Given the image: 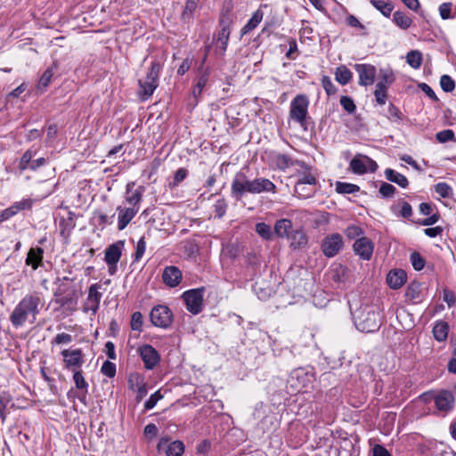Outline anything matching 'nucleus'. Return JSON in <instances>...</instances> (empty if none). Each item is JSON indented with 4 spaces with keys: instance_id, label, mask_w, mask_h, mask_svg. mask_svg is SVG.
<instances>
[{
    "instance_id": "62",
    "label": "nucleus",
    "mask_w": 456,
    "mask_h": 456,
    "mask_svg": "<svg viewBox=\"0 0 456 456\" xmlns=\"http://www.w3.org/2000/svg\"><path fill=\"white\" fill-rule=\"evenodd\" d=\"M161 398H162V395L160 394V392L159 391L155 392L145 402L144 408L147 410L152 409L156 405L158 401L160 400Z\"/></svg>"
},
{
    "instance_id": "27",
    "label": "nucleus",
    "mask_w": 456,
    "mask_h": 456,
    "mask_svg": "<svg viewBox=\"0 0 456 456\" xmlns=\"http://www.w3.org/2000/svg\"><path fill=\"white\" fill-rule=\"evenodd\" d=\"M391 211L396 216L403 218H409L412 216V208L407 201L400 200L398 205H392Z\"/></svg>"
},
{
    "instance_id": "35",
    "label": "nucleus",
    "mask_w": 456,
    "mask_h": 456,
    "mask_svg": "<svg viewBox=\"0 0 456 456\" xmlns=\"http://www.w3.org/2000/svg\"><path fill=\"white\" fill-rule=\"evenodd\" d=\"M256 232L265 240H271L274 234L271 225L265 223H257L255 226Z\"/></svg>"
},
{
    "instance_id": "63",
    "label": "nucleus",
    "mask_w": 456,
    "mask_h": 456,
    "mask_svg": "<svg viewBox=\"0 0 456 456\" xmlns=\"http://www.w3.org/2000/svg\"><path fill=\"white\" fill-rule=\"evenodd\" d=\"M72 341V336L68 333H59L54 338L53 344L61 345V344H69Z\"/></svg>"
},
{
    "instance_id": "5",
    "label": "nucleus",
    "mask_w": 456,
    "mask_h": 456,
    "mask_svg": "<svg viewBox=\"0 0 456 456\" xmlns=\"http://www.w3.org/2000/svg\"><path fill=\"white\" fill-rule=\"evenodd\" d=\"M150 318L151 323L162 329H167L173 322V314L167 305H159L154 306L151 313Z\"/></svg>"
},
{
    "instance_id": "9",
    "label": "nucleus",
    "mask_w": 456,
    "mask_h": 456,
    "mask_svg": "<svg viewBox=\"0 0 456 456\" xmlns=\"http://www.w3.org/2000/svg\"><path fill=\"white\" fill-rule=\"evenodd\" d=\"M137 351L146 370H153L157 365H159L160 362V354L152 346L142 345Z\"/></svg>"
},
{
    "instance_id": "47",
    "label": "nucleus",
    "mask_w": 456,
    "mask_h": 456,
    "mask_svg": "<svg viewBox=\"0 0 456 456\" xmlns=\"http://www.w3.org/2000/svg\"><path fill=\"white\" fill-rule=\"evenodd\" d=\"M440 86L444 92L451 93L455 88V82L449 75H443L440 78Z\"/></svg>"
},
{
    "instance_id": "14",
    "label": "nucleus",
    "mask_w": 456,
    "mask_h": 456,
    "mask_svg": "<svg viewBox=\"0 0 456 456\" xmlns=\"http://www.w3.org/2000/svg\"><path fill=\"white\" fill-rule=\"evenodd\" d=\"M159 452H164L167 456H182L184 452L183 444L179 441L169 442L168 438H161L158 444Z\"/></svg>"
},
{
    "instance_id": "44",
    "label": "nucleus",
    "mask_w": 456,
    "mask_h": 456,
    "mask_svg": "<svg viewBox=\"0 0 456 456\" xmlns=\"http://www.w3.org/2000/svg\"><path fill=\"white\" fill-rule=\"evenodd\" d=\"M435 191L442 198H451L453 195L452 188L444 182L435 185Z\"/></svg>"
},
{
    "instance_id": "4",
    "label": "nucleus",
    "mask_w": 456,
    "mask_h": 456,
    "mask_svg": "<svg viewBox=\"0 0 456 456\" xmlns=\"http://www.w3.org/2000/svg\"><path fill=\"white\" fill-rule=\"evenodd\" d=\"M252 180L248 179L244 173L238 172L232 182L231 195L236 200H240L246 193L252 194Z\"/></svg>"
},
{
    "instance_id": "41",
    "label": "nucleus",
    "mask_w": 456,
    "mask_h": 456,
    "mask_svg": "<svg viewBox=\"0 0 456 456\" xmlns=\"http://www.w3.org/2000/svg\"><path fill=\"white\" fill-rule=\"evenodd\" d=\"M407 63L413 69H419L422 63V54L418 50H412L406 55Z\"/></svg>"
},
{
    "instance_id": "45",
    "label": "nucleus",
    "mask_w": 456,
    "mask_h": 456,
    "mask_svg": "<svg viewBox=\"0 0 456 456\" xmlns=\"http://www.w3.org/2000/svg\"><path fill=\"white\" fill-rule=\"evenodd\" d=\"M208 80V74L203 73L200 75L198 78V81L192 90L193 96L197 99L199 96H200L202 90L207 85V82Z\"/></svg>"
},
{
    "instance_id": "58",
    "label": "nucleus",
    "mask_w": 456,
    "mask_h": 456,
    "mask_svg": "<svg viewBox=\"0 0 456 456\" xmlns=\"http://www.w3.org/2000/svg\"><path fill=\"white\" fill-rule=\"evenodd\" d=\"M215 214L216 216L218 218H221L224 216L226 209H227V204L224 199L218 200L216 201L215 205Z\"/></svg>"
},
{
    "instance_id": "46",
    "label": "nucleus",
    "mask_w": 456,
    "mask_h": 456,
    "mask_svg": "<svg viewBox=\"0 0 456 456\" xmlns=\"http://www.w3.org/2000/svg\"><path fill=\"white\" fill-rule=\"evenodd\" d=\"M410 260L412 265V267L416 271H421L426 264V260L424 257L417 251H414L410 256Z\"/></svg>"
},
{
    "instance_id": "52",
    "label": "nucleus",
    "mask_w": 456,
    "mask_h": 456,
    "mask_svg": "<svg viewBox=\"0 0 456 456\" xmlns=\"http://www.w3.org/2000/svg\"><path fill=\"white\" fill-rule=\"evenodd\" d=\"M143 323L142 314L140 312H134L131 318V329L133 330L140 331Z\"/></svg>"
},
{
    "instance_id": "1",
    "label": "nucleus",
    "mask_w": 456,
    "mask_h": 456,
    "mask_svg": "<svg viewBox=\"0 0 456 456\" xmlns=\"http://www.w3.org/2000/svg\"><path fill=\"white\" fill-rule=\"evenodd\" d=\"M43 306L44 300L40 292L27 294L14 307L10 322L15 328L24 326L27 322L33 324Z\"/></svg>"
},
{
    "instance_id": "38",
    "label": "nucleus",
    "mask_w": 456,
    "mask_h": 456,
    "mask_svg": "<svg viewBox=\"0 0 456 456\" xmlns=\"http://www.w3.org/2000/svg\"><path fill=\"white\" fill-rule=\"evenodd\" d=\"M56 69L57 65L54 62L52 66L47 68L46 70L42 74L38 82L39 89H45L49 86Z\"/></svg>"
},
{
    "instance_id": "40",
    "label": "nucleus",
    "mask_w": 456,
    "mask_h": 456,
    "mask_svg": "<svg viewBox=\"0 0 456 456\" xmlns=\"http://www.w3.org/2000/svg\"><path fill=\"white\" fill-rule=\"evenodd\" d=\"M380 73H381V77L379 80V82L377 83L376 87L387 90L389 86L394 81V74L391 70H388V69H381Z\"/></svg>"
},
{
    "instance_id": "55",
    "label": "nucleus",
    "mask_w": 456,
    "mask_h": 456,
    "mask_svg": "<svg viewBox=\"0 0 456 456\" xmlns=\"http://www.w3.org/2000/svg\"><path fill=\"white\" fill-rule=\"evenodd\" d=\"M161 69V65L158 61H153L151 66L150 72L148 73L147 77L148 80L151 81H159V76Z\"/></svg>"
},
{
    "instance_id": "42",
    "label": "nucleus",
    "mask_w": 456,
    "mask_h": 456,
    "mask_svg": "<svg viewBox=\"0 0 456 456\" xmlns=\"http://www.w3.org/2000/svg\"><path fill=\"white\" fill-rule=\"evenodd\" d=\"M73 380L76 387L83 392V398L86 397V394L87 393L88 384L86 381L81 370H75L73 374Z\"/></svg>"
},
{
    "instance_id": "24",
    "label": "nucleus",
    "mask_w": 456,
    "mask_h": 456,
    "mask_svg": "<svg viewBox=\"0 0 456 456\" xmlns=\"http://www.w3.org/2000/svg\"><path fill=\"white\" fill-rule=\"evenodd\" d=\"M54 297L56 304H58L60 306L63 307L66 305H73L77 304V292L75 289L69 291L66 295H63V292L59 289L57 291L54 292Z\"/></svg>"
},
{
    "instance_id": "56",
    "label": "nucleus",
    "mask_w": 456,
    "mask_h": 456,
    "mask_svg": "<svg viewBox=\"0 0 456 456\" xmlns=\"http://www.w3.org/2000/svg\"><path fill=\"white\" fill-rule=\"evenodd\" d=\"M145 249H146V241H145V239L144 237H142L138 242H137V245L135 247V252H134V262H138L143 256L144 252H145Z\"/></svg>"
},
{
    "instance_id": "50",
    "label": "nucleus",
    "mask_w": 456,
    "mask_h": 456,
    "mask_svg": "<svg viewBox=\"0 0 456 456\" xmlns=\"http://www.w3.org/2000/svg\"><path fill=\"white\" fill-rule=\"evenodd\" d=\"M436 140L439 142L444 143L450 141H453L455 138L454 132L452 129H445L440 131L436 135Z\"/></svg>"
},
{
    "instance_id": "18",
    "label": "nucleus",
    "mask_w": 456,
    "mask_h": 456,
    "mask_svg": "<svg viewBox=\"0 0 456 456\" xmlns=\"http://www.w3.org/2000/svg\"><path fill=\"white\" fill-rule=\"evenodd\" d=\"M124 245L125 243L123 240H118L106 248L104 260L107 265H114L118 263L122 255Z\"/></svg>"
},
{
    "instance_id": "60",
    "label": "nucleus",
    "mask_w": 456,
    "mask_h": 456,
    "mask_svg": "<svg viewBox=\"0 0 456 456\" xmlns=\"http://www.w3.org/2000/svg\"><path fill=\"white\" fill-rule=\"evenodd\" d=\"M95 216L98 220L99 225L105 226V225L111 224L113 223L114 215L109 216L108 215H106L104 213L97 212V213H95Z\"/></svg>"
},
{
    "instance_id": "54",
    "label": "nucleus",
    "mask_w": 456,
    "mask_h": 456,
    "mask_svg": "<svg viewBox=\"0 0 456 456\" xmlns=\"http://www.w3.org/2000/svg\"><path fill=\"white\" fill-rule=\"evenodd\" d=\"M322 85L328 95H332L336 94L337 87L333 84L330 77L323 76L322 78Z\"/></svg>"
},
{
    "instance_id": "51",
    "label": "nucleus",
    "mask_w": 456,
    "mask_h": 456,
    "mask_svg": "<svg viewBox=\"0 0 456 456\" xmlns=\"http://www.w3.org/2000/svg\"><path fill=\"white\" fill-rule=\"evenodd\" d=\"M101 371L108 378H113L116 375V364L110 361H105L102 365Z\"/></svg>"
},
{
    "instance_id": "59",
    "label": "nucleus",
    "mask_w": 456,
    "mask_h": 456,
    "mask_svg": "<svg viewBox=\"0 0 456 456\" xmlns=\"http://www.w3.org/2000/svg\"><path fill=\"white\" fill-rule=\"evenodd\" d=\"M401 116H402V113L399 110V109L397 107H395L394 104L390 103L388 106V109H387V117L390 120H392L394 122H397V121L401 120Z\"/></svg>"
},
{
    "instance_id": "22",
    "label": "nucleus",
    "mask_w": 456,
    "mask_h": 456,
    "mask_svg": "<svg viewBox=\"0 0 456 456\" xmlns=\"http://www.w3.org/2000/svg\"><path fill=\"white\" fill-rule=\"evenodd\" d=\"M44 249L40 247L31 248L26 257V265L37 270L43 264Z\"/></svg>"
},
{
    "instance_id": "16",
    "label": "nucleus",
    "mask_w": 456,
    "mask_h": 456,
    "mask_svg": "<svg viewBox=\"0 0 456 456\" xmlns=\"http://www.w3.org/2000/svg\"><path fill=\"white\" fill-rule=\"evenodd\" d=\"M118 214V230H124L138 213L134 208L126 206H118L116 208Z\"/></svg>"
},
{
    "instance_id": "2",
    "label": "nucleus",
    "mask_w": 456,
    "mask_h": 456,
    "mask_svg": "<svg viewBox=\"0 0 456 456\" xmlns=\"http://www.w3.org/2000/svg\"><path fill=\"white\" fill-rule=\"evenodd\" d=\"M356 328L362 332H374L381 326L379 307L375 305H363L353 312Z\"/></svg>"
},
{
    "instance_id": "15",
    "label": "nucleus",
    "mask_w": 456,
    "mask_h": 456,
    "mask_svg": "<svg viewBox=\"0 0 456 456\" xmlns=\"http://www.w3.org/2000/svg\"><path fill=\"white\" fill-rule=\"evenodd\" d=\"M219 25L221 28L216 38V50L219 51L220 54H224L231 33L230 21L228 19L222 18L219 21Z\"/></svg>"
},
{
    "instance_id": "57",
    "label": "nucleus",
    "mask_w": 456,
    "mask_h": 456,
    "mask_svg": "<svg viewBox=\"0 0 456 456\" xmlns=\"http://www.w3.org/2000/svg\"><path fill=\"white\" fill-rule=\"evenodd\" d=\"M34 152L31 151V150H28L21 157L20 159V165H19V167L20 170H25L27 168L29 167V164H31L30 162L32 158L34 157Z\"/></svg>"
},
{
    "instance_id": "43",
    "label": "nucleus",
    "mask_w": 456,
    "mask_h": 456,
    "mask_svg": "<svg viewBox=\"0 0 456 456\" xmlns=\"http://www.w3.org/2000/svg\"><path fill=\"white\" fill-rule=\"evenodd\" d=\"M295 193L301 199L310 198L314 192V186L303 185V183H296L294 188Z\"/></svg>"
},
{
    "instance_id": "20",
    "label": "nucleus",
    "mask_w": 456,
    "mask_h": 456,
    "mask_svg": "<svg viewBox=\"0 0 456 456\" xmlns=\"http://www.w3.org/2000/svg\"><path fill=\"white\" fill-rule=\"evenodd\" d=\"M252 194H260L263 192H276V185L265 177H256L252 180Z\"/></svg>"
},
{
    "instance_id": "32",
    "label": "nucleus",
    "mask_w": 456,
    "mask_h": 456,
    "mask_svg": "<svg viewBox=\"0 0 456 456\" xmlns=\"http://www.w3.org/2000/svg\"><path fill=\"white\" fill-rule=\"evenodd\" d=\"M200 0H186L184 9L182 12L181 18L184 23H188L193 17V13L198 7Z\"/></svg>"
},
{
    "instance_id": "33",
    "label": "nucleus",
    "mask_w": 456,
    "mask_h": 456,
    "mask_svg": "<svg viewBox=\"0 0 456 456\" xmlns=\"http://www.w3.org/2000/svg\"><path fill=\"white\" fill-rule=\"evenodd\" d=\"M264 13L262 11H256L249 20L245 24L241 29V34L245 35L256 28L263 20Z\"/></svg>"
},
{
    "instance_id": "11",
    "label": "nucleus",
    "mask_w": 456,
    "mask_h": 456,
    "mask_svg": "<svg viewBox=\"0 0 456 456\" xmlns=\"http://www.w3.org/2000/svg\"><path fill=\"white\" fill-rule=\"evenodd\" d=\"M354 67L359 75L360 86H367L374 83L376 77V68L373 65L360 63L355 64Z\"/></svg>"
},
{
    "instance_id": "17",
    "label": "nucleus",
    "mask_w": 456,
    "mask_h": 456,
    "mask_svg": "<svg viewBox=\"0 0 456 456\" xmlns=\"http://www.w3.org/2000/svg\"><path fill=\"white\" fill-rule=\"evenodd\" d=\"M435 404L440 411H449L453 408L454 397L451 391L442 390L434 398Z\"/></svg>"
},
{
    "instance_id": "26",
    "label": "nucleus",
    "mask_w": 456,
    "mask_h": 456,
    "mask_svg": "<svg viewBox=\"0 0 456 456\" xmlns=\"http://www.w3.org/2000/svg\"><path fill=\"white\" fill-rule=\"evenodd\" d=\"M385 177L391 183H396L401 188H407L409 185V181L405 175L403 174L392 169L387 168L384 172Z\"/></svg>"
},
{
    "instance_id": "6",
    "label": "nucleus",
    "mask_w": 456,
    "mask_h": 456,
    "mask_svg": "<svg viewBox=\"0 0 456 456\" xmlns=\"http://www.w3.org/2000/svg\"><path fill=\"white\" fill-rule=\"evenodd\" d=\"M349 167L354 174L363 175L368 172L374 173L378 164L366 155L356 154L350 161Z\"/></svg>"
},
{
    "instance_id": "13",
    "label": "nucleus",
    "mask_w": 456,
    "mask_h": 456,
    "mask_svg": "<svg viewBox=\"0 0 456 456\" xmlns=\"http://www.w3.org/2000/svg\"><path fill=\"white\" fill-rule=\"evenodd\" d=\"M61 354L63 357L64 366L67 369H79L84 363L83 353L80 348L73 350L64 349Z\"/></svg>"
},
{
    "instance_id": "10",
    "label": "nucleus",
    "mask_w": 456,
    "mask_h": 456,
    "mask_svg": "<svg viewBox=\"0 0 456 456\" xmlns=\"http://www.w3.org/2000/svg\"><path fill=\"white\" fill-rule=\"evenodd\" d=\"M134 186V183L133 182L126 184L124 206L134 208L136 211H139L145 188L143 186H138L135 190H133Z\"/></svg>"
},
{
    "instance_id": "12",
    "label": "nucleus",
    "mask_w": 456,
    "mask_h": 456,
    "mask_svg": "<svg viewBox=\"0 0 456 456\" xmlns=\"http://www.w3.org/2000/svg\"><path fill=\"white\" fill-rule=\"evenodd\" d=\"M355 255L359 256L362 260H370L371 258L374 244L370 239L361 237L355 240L353 245Z\"/></svg>"
},
{
    "instance_id": "36",
    "label": "nucleus",
    "mask_w": 456,
    "mask_h": 456,
    "mask_svg": "<svg viewBox=\"0 0 456 456\" xmlns=\"http://www.w3.org/2000/svg\"><path fill=\"white\" fill-rule=\"evenodd\" d=\"M139 85L142 88V94L144 99H148L152 95L155 89L158 87L159 83L156 81L148 80L146 77L144 80H139Z\"/></svg>"
},
{
    "instance_id": "3",
    "label": "nucleus",
    "mask_w": 456,
    "mask_h": 456,
    "mask_svg": "<svg viewBox=\"0 0 456 456\" xmlns=\"http://www.w3.org/2000/svg\"><path fill=\"white\" fill-rule=\"evenodd\" d=\"M309 99L305 94L297 95L290 102L289 118L296 123L299 124L305 130L307 129V119Z\"/></svg>"
},
{
    "instance_id": "61",
    "label": "nucleus",
    "mask_w": 456,
    "mask_h": 456,
    "mask_svg": "<svg viewBox=\"0 0 456 456\" xmlns=\"http://www.w3.org/2000/svg\"><path fill=\"white\" fill-rule=\"evenodd\" d=\"M187 176V170L183 167H181L176 170L174 175V181L171 183L173 187L177 186L181 182H183Z\"/></svg>"
},
{
    "instance_id": "49",
    "label": "nucleus",
    "mask_w": 456,
    "mask_h": 456,
    "mask_svg": "<svg viewBox=\"0 0 456 456\" xmlns=\"http://www.w3.org/2000/svg\"><path fill=\"white\" fill-rule=\"evenodd\" d=\"M340 105L343 107V109L348 112L349 114H352L355 111L356 106L353 101V99L349 96L344 95L339 100Z\"/></svg>"
},
{
    "instance_id": "53",
    "label": "nucleus",
    "mask_w": 456,
    "mask_h": 456,
    "mask_svg": "<svg viewBox=\"0 0 456 456\" xmlns=\"http://www.w3.org/2000/svg\"><path fill=\"white\" fill-rule=\"evenodd\" d=\"M100 285L95 283L90 286L88 289L87 301L101 302L102 293L99 292Z\"/></svg>"
},
{
    "instance_id": "8",
    "label": "nucleus",
    "mask_w": 456,
    "mask_h": 456,
    "mask_svg": "<svg viewBox=\"0 0 456 456\" xmlns=\"http://www.w3.org/2000/svg\"><path fill=\"white\" fill-rule=\"evenodd\" d=\"M343 238L339 233L326 236L322 242V250L327 257H333L342 249Z\"/></svg>"
},
{
    "instance_id": "31",
    "label": "nucleus",
    "mask_w": 456,
    "mask_h": 456,
    "mask_svg": "<svg viewBox=\"0 0 456 456\" xmlns=\"http://www.w3.org/2000/svg\"><path fill=\"white\" fill-rule=\"evenodd\" d=\"M393 21L402 29L409 28L412 24V20L405 12L396 11L393 14Z\"/></svg>"
},
{
    "instance_id": "19",
    "label": "nucleus",
    "mask_w": 456,
    "mask_h": 456,
    "mask_svg": "<svg viewBox=\"0 0 456 456\" xmlns=\"http://www.w3.org/2000/svg\"><path fill=\"white\" fill-rule=\"evenodd\" d=\"M162 280L167 286L175 288L181 282L182 272L176 266H167L163 270Z\"/></svg>"
},
{
    "instance_id": "48",
    "label": "nucleus",
    "mask_w": 456,
    "mask_h": 456,
    "mask_svg": "<svg viewBox=\"0 0 456 456\" xmlns=\"http://www.w3.org/2000/svg\"><path fill=\"white\" fill-rule=\"evenodd\" d=\"M379 192L383 198H392L396 192V188L391 183L384 182L381 183Z\"/></svg>"
},
{
    "instance_id": "64",
    "label": "nucleus",
    "mask_w": 456,
    "mask_h": 456,
    "mask_svg": "<svg viewBox=\"0 0 456 456\" xmlns=\"http://www.w3.org/2000/svg\"><path fill=\"white\" fill-rule=\"evenodd\" d=\"M363 233L362 230L357 225H350L346 230V235L349 239H354Z\"/></svg>"
},
{
    "instance_id": "39",
    "label": "nucleus",
    "mask_w": 456,
    "mask_h": 456,
    "mask_svg": "<svg viewBox=\"0 0 456 456\" xmlns=\"http://www.w3.org/2000/svg\"><path fill=\"white\" fill-rule=\"evenodd\" d=\"M360 191V187L356 184L344 182L336 183V191L339 194H354Z\"/></svg>"
},
{
    "instance_id": "30",
    "label": "nucleus",
    "mask_w": 456,
    "mask_h": 456,
    "mask_svg": "<svg viewBox=\"0 0 456 456\" xmlns=\"http://www.w3.org/2000/svg\"><path fill=\"white\" fill-rule=\"evenodd\" d=\"M405 297L413 304L421 301V284L419 282H411L408 285Z\"/></svg>"
},
{
    "instance_id": "23",
    "label": "nucleus",
    "mask_w": 456,
    "mask_h": 456,
    "mask_svg": "<svg viewBox=\"0 0 456 456\" xmlns=\"http://www.w3.org/2000/svg\"><path fill=\"white\" fill-rule=\"evenodd\" d=\"M293 231V224L289 219H280L274 224V234L279 238H288Z\"/></svg>"
},
{
    "instance_id": "25",
    "label": "nucleus",
    "mask_w": 456,
    "mask_h": 456,
    "mask_svg": "<svg viewBox=\"0 0 456 456\" xmlns=\"http://www.w3.org/2000/svg\"><path fill=\"white\" fill-rule=\"evenodd\" d=\"M330 277L338 284H344L348 281L349 270L342 265H334L330 269Z\"/></svg>"
},
{
    "instance_id": "21",
    "label": "nucleus",
    "mask_w": 456,
    "mask_h": 456,
    "mask_svg": "<svg viewBox=\"0 0 456 456\" xmlns=\"http://www.w3.org/2000/svg\"><path fill=\"white\" fill-rule=\"evenodd\" d=\"M407 280L406 273L402 269L390 271L387 275V282L391 289H400Z\"/></svg>"
},
{
    "instance_id": "34",
    "label": "nucleus",
    "mask_w": 456,
    "mask_h": 456,
    "mask_svg": "<svg viewBox=\"0 0 456 456\" xmlns=\"http://www.w3.org/2000/svg\"><path fill=\"white\" fill-rule=\"evenodd\" d=\"M335 77L339 84L345 86L350 82L353 74L345 65H341L336 69Z\"/></svg>"
},
{
    "instance_id": "7",
    "label": "nucleus",
    "mask_w": 456,
    "mask_h": 456,
    "mask_svg": "<svg viewBox=\"0 0 456 456\" xmlns=\"http://www.w3.org/2000/svg\"><path fill=\"white\" fill-rule=\"evenodd\" d=\"M204 289H191L183 292V299L187 310L192 314H198L203 307Z\"/></svg>"
},
{
    "instance_id": "37",
    "label": "nucleus",
    "mask_w": 456,
    "mask_h": 456,
    "mask_svg": "<svg viewBox=\"0 0 456 456\" xmlns=\"http://www.w3.org/2000/svg\"><path fill=\"white\" fill-rule=\"evenodd\" d=\"M370 3L386 17H389L394 9V5L388 0H370Z\"/></svg>"
},
{
    "instance_id": "28",
    "label": "nucleus",
    "mask_w": 456,
    "mask_h": 456,
    "mask_svg": "<svg viewBox=\"0 0 456 456\" xmlns=\"http://www.w3.org/2000/svg\"><path fill=\"white\" fill-rule=\"evenodd\" d=\"M287 239L294 249L301 248L307 244V237L302 230H294Z\"/></svg>"
},
{
    "instance_id": "29",
    "label": "nucleus",
    "mask_w": 456,
    "mask_h": 456,
    "mask_svg": "<svg viewBox=\"0 0 456 456\" xmlns=\"http://www.w3.org/2000/svg\"><path fill=\"white\" fill-rule=\"evenodd\" d=\"M433 335L436 340L439 342L445 341L448 337L449 324L444 321H438L433 327Z\"/></svg>"
}]
</instances>
